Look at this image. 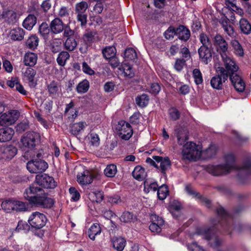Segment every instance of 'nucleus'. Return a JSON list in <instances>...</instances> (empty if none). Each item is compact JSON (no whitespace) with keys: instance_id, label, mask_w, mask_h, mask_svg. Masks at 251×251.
Segmentation results:
<instances>
[{"instance_id":"nucleus-15","label":"nucleus","mask_w":251,"mask_h":251,"mask_svg":"<svg viewBox=\"0 0 251 251\" xmlns=\"http://www.w3.org/2000/svg\"><path fill=\"white\" fill-rule=\"evenodd\" d=\"M0 19L8 24H14L18 20V15L16 12L12 10L5 9L0 16Z\"/></svg>"},{"instance_id":"nucleus-55","label":"nucleus","mask_w":251,"mask_h":251,"mask_svg":"<svg viewBox=\"0 0 251 251\" xmlns=\"http://www.w3.org/2000/svg\"><path fill=\"white\" fill-rule=\"evenodd\" d=\"M61 42L59 40H54L51 44L50 49L53 53L58 52L61 48Z\"/></svg>"},{"instance_id":"nucleus-16","label":"nucleus","mask_w":251,"mask_h":251,"mask_svg":"<svg viewBox=\"0 0 251 251\" xmlns=\"http://www.w3.org/2000/svg\"><path fill=\"white\" fill-rule=\"evenodd\" d=\"M207 171L209 173L215 176L225 175L230 172V171L225 165L210 166L208 167Z\"/></svg>"},{"instance_id":"nucleus-50","label":"nucleus","mask_w":251,"mask_h":251,"mask_svg":"<svg viewBox=\"0 0 251 251\" xmlns=\"http://www.w3.org/2000/svg\"><path fill=\"white\" fill-rule=\"evenodd\" d=\"M137 57V54L135 50L133 48H128L125 51V61L134 60Z\"/></svg>"},{"instance_id":"nucleus-51","label":"nucleus","mask_w":251,"mask_h":251,"mask_svg":"<svg viewBox=\"0 0 251 251\" xmlns=\"http://www.w3.org/2000/svg\"><path fill=\"white\" fill-rule=\"evenodd\" d=\"M193 77L197 85L201 84L203 82L202 74L199 69H195L192 72Z\"/></svg>"},{"instance_id":"nucleus-41","label":"nucleus","mask_w":251,"mask_h":251,"mask_svg":"<svg viewBox=\"0 0 251 251\" xmlns=\"http://www.w3.org/2000/svg\"><path fill=\"white\" fill-rule=\"evenodd\" d=\"M135 220V217L133 214L128 211H125L123 213L120 217L121 222L125 223H130Z\"/></svg>"},{"instance_id":"nucleus-19","label":"nucleus","mask_w":251,"mask_h":251,"mask_svg":"<svg viewBox=\"0 0 251 251\" xmlns=\"http://www.w3.org/2000/svg\"><path fill=\"white\" fill-rule=\"evenodd\" d=\"M188 133L187 129L184 127H179L175 130V134L179 145H183L188 139Z\"/></svg>"},{"instance_id":"nucleus-8","label":"nucleus","mask_w":251,"mask_h":251,"mask_svg":"<svg viewBox=\"0 0 251 251\" xmlns=\"http://www.w3.org/2000/svg\"><path fill=\"white\" fill-rule=\"evenodd\" d=\"M26 168L31 173H42L48 168V164L41 159H32L27 163Z\"/></svg>"},{"instance_id":"nucleus-13","label":"nucleus","mask_w":251,"mask_h":251,"mask_svg":"<svg viewBox=\"0 0 251 251\" xmlns=\"http://www.w3.org/2000/svg\"><path fill=\"white\" fill-rule=\"evenodd\" d=\"M17 153V149L12 145L0 146V159L9 160L13 158Z\"/></svg>"},{"instance_id":"nucleus-12","label":"nucleus","mask_w":251,"mask_h":251,"mask_svg":"<svg viewBox=\"0 0 251 251\" xmlns=\"http://www.w3.org/2000/svg\"><path fill=\"white\" fill-rule=\"evenodd\" d=\"M200 233L203 235L205 238L210 240V246L213 248L219 246L222 241L213 233L211 229L206 227L201 228L200 229Z\"/></svg>"},{"instance_id":"nucleus-46","label":"nucleus","mask_w":251,"mask_h":251,"mask_svg":"<svg viewBox=\"0 0 251 251\" xmlns=\"http://www.w3.org/2000/svg\"><path fill=\"white\" fill-rule=\"evenodd\" d=\"M89 7L88 4L85 1H82L77 3L75 6V12L76 13H85Z\"/></svg>"},{"instance_id":"nucleus-22","label":"nucleus","mask_w":251,"mask_h":251,"mask_svg":"<svg viewBox=\"0 0 251 251\" xmlns=\"http://www.w3.org/2000/svg\"><path fill=\"white\" fill-rule=\"evenodd\" d=\"M119 70L122 72L124 76L126 77L132 78L135 75L134 71L132 67L129 65L128 63L123 62L121 67L119 68Z\"/></svg>"},{"instance_id":"nucleus-58","label":"nucleus","mask_w":251,"mask_h":251,"mask_svg":"<svg viewBox=\"0 0 251 251\" xmlns=\"http://www.w3.org/2000/svg\"><path fill=\"white\" fill-rule=\"evenodd\" d=\"M76 19L78 22H80L81 26H85L87 24V15L85 13H76Z\"/></svg>"},{"instance_id":"nucleus-62","label":"nucleus","mask_w":251,"mask_h":251,"mask_svg":"<svg viewBox=\"0 0 251 251\" xmlns=\"http://www.w3.org/2000/svg\"><path fill=\"white\" fill-rule=\"evenodd\" d=\"M201 42L202 44V46H208L211 45V42L207 35L203 33L200 35Z\"/></svg>"},{"instance_id":"nucleus-32","label":"nucleus","mask_w":251,"mask_h":251,"mask_svg":"<svg viewBox=\"0 0 251 251\" xmlns=\"http://www.w3.org/2000/svg\"><path fill=\"white\" fill-rule=\"evenodd\" d=\"M86 126L87 124L84 122L75 123L71 127V132L74 135H77Z\"/></svg>"},{"instance_id":"nucleus-31","label":"nucleus","mask_w":251,"mask_h":251,"mask_svg":"<svg viewBox=\"0 0 251 251\" xmlns=\"http://www.w3.org/2000/svg\"><path fill=\"white\" fill-rule=\"evenodd\" d=\"M113 247L118 251H122L125 247L126 241L122 237H114L112 240Z\"/></svg>"},{"instance_id":"nucleus-10","label":"nucleus","mask_w":251,"mask_h":251,"mask_svg":"<svg viewBox=\"0 0 251 251\" xmlns=\"http://www.w3.org/2000/svg\"><path fill=\"white\" fill-rule=\"evenodd\" d=\"M19 116V111L15 110L3 113L0 116V125L2 126L11 125L15 123Z\"/></svg>"},{"instance_id":"nucleus-21","label":"nucleus","mask_w":251,"mask_h":251,"mask_svg":"<svg viewBox=\"0 0 251 251\" xmlns=\"http://www.w3.org/2000/svg\"><path fill=\"white\" fill-rule=\"evenodd\" d=\"M14 130L10 127L1 128L0 129V142L10 141L14 134Z\"/></svg>"},{"instance_id":"nucleus-40","label":"nucleus","mask_w":251,"mask_h":251,"mask_svg":"<svg viewBox=\"0 0 251 251\" xmlns=\"http://www.w3.org/2000/svg\"><path fill=\"white\" fill-rule=\"evenodd\" d=\"M240 27L242 32L246 34H249L251 32V25L245 19L240 20Z\"/></svg>"},{"instance_id":"nucleus-57","label":"nucleus","mask_w":251,"mask_h":251,"mask_svg":"<svg viewBox=\"0 0 251 251\" xmlns=\"http://www.w3.org/2000/svg\"><path fill=\"white\" fill-rule=\"evenodd\" d=\"M176 28L173 27H170L165 32L164 36L167 39H171L173 38L175 34L176 35Z\"/></svg>"},{"instance_id":"nucleus-11","label":"nucleus","mask_w":251,"mask_h":251,"mask_svg":"<svg viewBox=\"0 0 251 251\" xmlns=\"http://www.w3.org/2000/svg\"><path fill=\"white\" fill-rule=\"evenodd\" d=\"M117 129L119 136L125 140L129 139L133 134V130L130 125L124 121L119 123Z\"/></svg>"},{"instance_id":"nucleus-5","label":"nucleus","mask_w":251,"mask_h":251,"mask_svg":"<svg viewBox=\"0 0 251 251\" xmlns=\"http://www.w3.org/2000/svg\"><path fill=\"white\" fill-rule=\"evenodd\" d=\"M224 165L230 171L233 170H241L242 171L249 174L251 173V161L249 160L239 168L236 164L235 158L233 154L228 153L224 156Z\"/></svg>"},{"instance_id":"nucleus-27","label":"nucleus","mask_w":251,"mask_h":251,"mask_svg":"<svg viewBox=\"0 0 251 251\" xmlns=\"http://www.w3.org/2000/svg\"><path fill=\"white\" fill-rule=\"evenodd\" d=\"M24 151H25V152L23 155V157L26 160L34 159L33 158L35 157L39 158L42 155L41 153L37 151H36L35 148H31Z\"/></svg>"},{"instance_id":"nucleus-49","label":"nucleus","mask_w":251,"mask_h":251,"mask_svg":"<svg viewBox=\"0 0 251 251\" xmlns=\"http://www.w3.org/2000/svg\"><path fill=\"white\" fill-rule=\"evenodd\" d=\"M2 209L6 212H10L14 211L13 200H8L3 201L1 204Z\"/></svg>"},{"instance_id":"nucleus-26","label":"nucleus","mask_w":251,"mask_h":251,"mask_svg":"<svg viewBox=\"0 0 251 251\" xmlns=\"http://www.w3.org/2000/svg\"><path fill=\"white\" fill-rule=\"evenodd\" d=\"M37 56L32 52L26 53L24 57V62L26 66H34L37 62Z\"/></svg>"},{"instance_id":"nucleus-53","label":"nucleus","mask_w":251,"mask_h":251,"mask_svg":"<svg viewBox=\"0 0 251 251\" xmlns=\"http://www.w3.org/2000/svg\"><path fill=\"white\" fill-rule=\"evenodd\" d=\"M50 29L46 23H43L39 27V32L41 35L44 38H46L50 33Z\"/></svg>"},{"instance_id":"nucleus-44","label":"nucleus","mask_w":251,"mask_h":251,"mask_svg":"<svg viewBox=\"0 0 251 251\" xmlns=\"http://www.w3.org/2000/svg\"><path fill=\"white\" fill-rule=\"evenodd\" d=\"M22 71L25 77H26L29 82H32L36 75V71L30 67L26 68L25 70L23 69Z\"/></svg>"},{"instance_id":"nucleus-37","label":"nucleus","mask_w":251,"mask_h":251,"mask_svg":"<svg viewBox=\"0 0 251 251\" xmlns=\"http://www.w3.org/2000/svg\"><path fill=\"white\" fill-rule=\"evenodd\" d=\"M70 54L66 51H63L60 52L57 58V62L59 65L64 66L66 61L69 59Z\"/></svg>"},{"instance_id":"nucleus-64","label":"nucleus","mask_w":251,"mask_h":251,"mask_svg":"<svg viewBox=\"0 0 251 251\" xmlns=\"http://www.w3.org/2000/svg\"><path fill=\"white\" fill-rule=\"evenodd\" d=\"M96 33L92 31H87L84 34V40L85 42H91L94 40Z\"/></svg>"},{"instance_id":"nucleus-29","label":"nucleus","mask_w":251,"mask_h":251,"mask_svg":"<svg viewBox=\"0 0 251 251\" xmlns=\"http://www.w3.org/2000/svg\"><path fill=\"white\" fill-rule=\"evenodd\" d=\"M132 174L133 177L138 180H143L146 176V173L144 168L140 166H136Z\"/></svg>"},{"instance_id":"nucleus-39","label":"nucleus","mask_w":251,"mask_h":251,"mask_svg":"<svg viewBox=\"0 0 251 251\" xmlns=\"http://www.w3.org/2000/svg\"><path fill=\"white\" fill-rule=\"evenodd\" d=\"M102 53L103 57L105 59H108L115 56L116 53V50L115 47L113 46H109L103 49Z\"/></svg>"},{"instance_id":"nucleus-43","label":"nucleus","mask_w":251,"mask_h":251,"mask_svg":"<svg viewBox=\"0 0 251 251\" xmlns=\"http://www.w3.org/2000/svg\"><path fill=\"white\" fill-rule=\"evenodd\" d=\"M14 211L17 212L26 211L27 210V205L25 203L20 201L13 200Z\"/></svg>"},{"instance_id":"nucleus-36","label":"nucleus","mask_w":251,"mask_h":251,"mask_svg":"<svg viewBox=\"0 0 251 251\" xmlns=\"http://www.w3.org/2000/svg\"><path fill=\"white\" fill-rule=\"evenodd\" d=\"M144 191L148 193L151 191L155 192L158 187L157 183L146 180L144 183Z\"/></svg>"},{"instance_id":"nucleus-34","label":"nucleus","mask_w":251,"mask_h":251,"mask_svg":"<svg viewBox=\"0 0 251 251\" xmlns=\"http://www.w3.org/2000/svg\"><path fill=\"white\" fill-rule=\"evenodd\" d=\"M64 45L66 50L72 51L76 48L77 42L74 37H70L67 38Z\"/></svg>"},{"instance_id":"nucleus-18","label":"nucleus","mask_w":251,"mask_h":251,"mask_svg":"<svg viewBox=\"0 0 251 251\" xmlns=\"http://www.w3.org/2000/svg\"><path fill=\"white\" fill-rule=\"evenodd\" d=\"M200 58L205 64L210 62L212 58L211 50L208 46H201L198 50Z\"/></svg>"},{"instance_id":"nucleus-42","label":"nucleus","mask_w":251,"mask_h":251,"mask_svg":"<svg viewBox=\"0 0 251 251\" xmlns=\"http://www.w3.org/2000/svg\"><path fill=\"white\" fill-rule=\"evenodd\" d=\"M39 39L36 35L30 36L26 42V46L31 50H34L38 45Z\"/></svg>"},{"instance_id":"nucleus-23","label":"nucleus","mask_w":251,"mask_h":251,"mask_svg":"<svg viewBox=\"0 0 251 251\" xmlns=\"http://www.w3.org/2000/svg\"><path fill=\"white\" fill-rule=\"evenodd\" d=\"M176 35L178 38L184 41L188 40L190 36V32L189 30L183 25H180L176 28Z\"/></svg>"},{"instance_id":"nucleus-4","label":"nucleus","mask_w":251,"mask_h":251,"mask_svg":"<svg viewBox=\"0 0 251 251\" xmlns=\"http://www.w3.org/2000/svg\"><path fill=\"white\" fill-rule=\"evenodd\" d=\"M182 154L184 159L196 161L201 158V147L194 142H187L183 146Z\"/></svg>"},{"instance_id":"nucleus-3","label":"nucleus","mask_w":251,"mask_h":251,"mask_svg":"<svg viewBox=\"0 0 251 251\" xmlns=\"http://www.w3.org/2000/svg\"><path fill=\"white\" fill-rule=\"evenodd\" d=\"M214 45L216 48L217 52L221 55L224 65L227 70L230 69L229 67H233V70H238V67L236 65L235 61L226 55L228 51V44L225 39L220 34H217L214 38Z\"/></svg>"},{"instance_id":"nucleus-2","label":"nucleus","mask_w":251,"mask_h":251,"mask_svg":"<svg viewBox=\"0 0 251 251\" xmlns=\"http://www.w3.org/2000/svg\"><path fill=\"white\" fill-rule=\"evenodd\" d=\"M24 197L31 204L42 208H50L54 204L53 200L48 197L37 185H32L25 190Z\"/></svg>"},{"instance_id":"nucleus-48","label":"nucleus","mask_w":251,"mask_h":251,"mask_svg":"<svg viewBox=\"0 0 251 251\" xmlns=\"http://www.w3.org/2000/svg\"><path fill=\"white\" fill-rule=\"evenodd\" d=\"M157 195L160 200H163L167 196L169 190L167 186L165 185H162L157 188Z\"/></svg>"},{"instance_id":"nucleus-61","label":"nucleus","mask_w":251,"mask_h":251,"mask_svg":"<svg viewBox=\"0 0 251 251\" xmlns=\"http://www.w3.org/2000/svg\"><path fill=\"white\" fill-rule=\"evenodd\" d=\"M169 114L171 119L174 121L178 120L180 117V113L175 108L172 107L169 109Z\"/></svg>"},{"instance_id":"nucleus-60","label":"nucleus","mask_w":251,"mask_h":251,"mask_svg":"<svg viewBox=\"0 0 251 251\" xmlns=\"http://www.w3.org/2000/svg\"><path fill=\"white\" fill-rule=\"evenodd\" d=\"M69 192L71 196V199L74 201H77L79 199L80 194L75 187H71L69 189Z\"/></svg>"},{"instance_id":"nucleus-6","label":"nucleus","mask_w":251,"mask_h":251,"mask_svg":"<svg viewBox=\"0 0 251 251\" xmlns=\"http://www.w3.org/2000/svg\"><path fill=\"white\" fill-rule=\"evenodd\" d=\"M39 138V134L36 132H29L25 133L21 140V148L23 150H26L31 148H35Z\"/></svg>"},{"instance_id":"nucleus-47","label":"nucleus","mask_w":251,"mask_h":251,"mask_svg":"<svg viewBox=\"0 0 251 251\" xmlns=\"http://www.w3.org/2000/svg\"><path fill=\"white\" fill-rule=\"evenodd\" d=\"M117 167L114 164L108 165L104 170L105 175L109 177H112L115 176L117 173Z\"/></svg>"},{"instance_id":"nucleus-45","label":"nucleus","mask_w":251,"mask_h":251,"mask_svg":"<svg viewBox=\"0 0 251 251\" xmlns=\"http://www.w3.org/2000/svg\"><path fill=\"white\" fill-rule=\"evenodd\" d=\"M149 97L146 94H143L140 96H138L136 98L137 104L142 107L147 106L149 103Z\"/></svg>"},{"instance_id":"nucleus-35","label":"nucleus","mask_w":251,"mask_h":251,"mask_svg":"<svg viewBox=\"0 0 251 251\" xmlns=\"http://www.w3.org/2000/svg\"><path fill=\"white\" fill-rule=\"evenodd\" d=\"M104 195L102 191H96L92 192L89 194L90 200L96 202H100L103 199Z\"/></svg>"},{"instance_id":"nucleus-54","label":"nucleus","mask_w":251,"mask_h":251,"mask_svg":"<svg viewBox=\"0 0 251 251\" xmlns=\"http://www.w3.org/2000/svg\"><path fill=\"white\" fill-rule=\"evenodd\" d=\"M222 24L224 30L229 36H230V37L234 36V30L233 29V27L231 25H228L226 21H223Z\"/></svg>"},{"instance_id":"nucleus-59","label":"nucleus","mask_w":251,"mask_h":251,"mask_svg":"<svg viewBox=\"0 0 251 251\" xmlns=\"http://www.w3.org/2000/svg\"><path fill=\"white\" fill-rule=\"evenodd\" d=\"M185 62L186 60L183 58L176 59L174 65L175 69L178 72L181 71L185 65Z\"/></svg>"},{"instance_id":"nucleus-14","label":"nucleus","mask_w":251,"mask_h":251,"mask_svg":"<svg viewBox=\"0 0 251 251\" xmlns=\"http://www.w3.org/2000/svg\"><path fill=\"white\" fill-rule=\"evenodd\" d=\"M98 176V173L93 171L85 170L77 176V182L82 185L90 184Z\"/></svg>"},{"instance_id":"nucleus-20","label":"nucleus","mask_w":251,"mask_h":251,"mask_svg":"<svg viewBox=\"0 0 251 251\" xmlns=\"http://www.w3.org/2000/svg\"><path fill=\"white\" fill-rule=\"evenodd\" d=\"M50 29L54 34H58L62 32L64 29V24L58 18H55L50 24Z\"/></svg>"},{"instance_id":"nucleus-52","label":"nucleus","mask_w":251,"mask_h":251,"mask_svg":"<svg viewBox=\"0 0 251 251\" xmlns=\"http://www.w3.org/2000/svg\"><path fill=\"white\" fill-rule=\"evenodd\" d=\"M89 87V83L88 80H84L78 83L76 90L78 93H84L86 92Z\"/></svg>"},{"instance_id":"nucleus-24","label":"nucleus","mask_w":251,"mask_h":251,"mask_svg":"<svg viewBox=\"0 0 251 251\" xmlns=\"http://www.w3.org/2000/svg\"><path fill=\"white\" fill-rule=\"evenodd\" d=\"M217 147L215 145H211L207 149L204 151L201 150V157L203 159L211 158L217 153Z\"/></svg>"},{"instance_id":"nucleus-63","label":"nucleus","mask_w":251,"mask_h":251,"mask_svg":"<svg viewBox=\"0 0 251 251\" xmlns=\"http://www.w3.org/2000/svg\"><path fill=\"white\" fill-rule=\"evenodd\" d=\"M151 223L155 224L161 226L164 225L163 219L156 215H152L151 217Z\"/></svg>"},{"instance_id":"nucleus-38","label":"nucleus","mask_w":251,"mask_h":251,"mask_svg":"<svg viewBox=\"0 0 251 251\" xmlns=\"http://www.w3.org/2000/svg\"><path fill=\"white\" fill-rule=\"evenodd\" d=\"M230 45L234 50V52L236 55L240 56H242L244 55L243 48L237 40H231L230 42Z\"/></svg>"},{"instance_id":"nucleus-25","label":"nucleus","mask_w":251,"mask_h":251,"mask_svg":"<svg viewBox=\"0 0 251 251\" xmlns=\"http://www.w3.org/2000/svg\"><path fill=\"white\" fill-rule=\"evenodd\" d=\"M101 232V228L98 223L93 224L88 231L89 237L93 241L95 240L96 236L100 234Z\"/></svg>"},{"instance_id":"nucleus-30","label":"nucleus","mask_w":251,"mask_h":251,"mask_svg":"<svg viewBox=\"0 0 251 251\" xmlns=\"http://www.w3.org/2000/svg\"><path fill=\"white\" fill-rule=\"evenodd\" d=\"M47 89L50 95H56L60 91V85L58 82L53 80L48 85Z\"/></svg>"},{"instance_id":"nucleus-28","label":"nucleus","mask_w":251,"mask_h":251,"mask_svg":"<svg viewBox=\"0 0 251 251\" xmlns=\"http://www.w3.org/2000/svg\"><path fill=\"white\" fill-rule=\"evenodd\" d=\"M37 18L32 14H29L24 21L23 26L28 29L31 30L36 23Z\"/></svg>"},{"instance_id":"nucleus-1","label":"nucleus","mask_w":251,"mask_h":251,"mask_svg":"<svg viewBox=\"0 0 251 251\" xmlns=\"http://www.w3.org/2000/svg\"><path fill=\"white\" fill-rule=\"evenodd\" d=\"M219 66L216 68L217 75L211 79L210 84L212 88L221 90L223 87V83L227 80L229 76L231 82L236 90L239 92H243L245 89V84L241 77L236 73L238 70H233V67H229V70L226 68Z\"/></svg>"},{"instance_id":"nucleus-56","label":"nucleus","mask_w":251,"mask_h":251,"mask_svg":"<svg viewBox=\"0 0 251 251\" xmlns=\"http://www.w3.org/2000/svg\"><path fill=\"white\" fill-rule=\"evenodd\" d=\"M70 9L66 6H62L59 10L58 15L61 18H68L69 16Z\"/></svg>"},{"instance_id":"nucleus-33","label":"nucleus","mask_w":251,"mask_h":251,"mask_svg":"<svg viewBox=\"0 0 251 251\" xmlns=\"http://www.w3.org/2000/svg\"><path fill=\"white\" fill-rule=\"evenodd\" d=\"M11 39L14 40H22L24 36V30L20 27H16L11 31Z\"/></svg>"},{"instance_id":"nucleus-9","label":"nucleus","mask_w":251,"mask_h":251,"mask_svg":"<svg viewBox=\"0 0 251 251\" xmlns=\"http://www.w3.org/2000/svg\"><path fill=\"white\" fill-rule=\"evenodd\" d=\"M33 185L42 186L47 189H53L56 185V182L54 178L46 174L41 175H37L36 177V183Z\"/></svg>"},{"instance_id":"nucleus-7","label":"nucleus","mask_w":251,"mask_h":251,"mask_svg":"<svg viewBox=\"0 0 251 251\" xmlns=\"http://www.w3.org/2000/svg\"><path fill=\"white\" fill-rule=\"evenodd\" d=\"M47 222L46 216L39 212L32 213L28 219L29 225L33 228L40 229L42 228Z\"/></svg>"},{"instance_id":"nucleus-17","label":"nucleus","mask_w":251,"mask_h":251,"mask_svg":"<svg viewBox=\"0 0 251 251\" xmlns=\"http://www.w3.org/2000/svg\"><path fill=\"white\" fill-rule=\"evenodd\" d=\"M153 159L155 160L157 163H159V168L161 172L163 174L166 173V171L171 166V161L168 157H162L159 156H152Z\"/></svg>"}]
</instances>
